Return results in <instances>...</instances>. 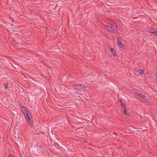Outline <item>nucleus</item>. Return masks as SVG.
Wrapping results in <instances>:
<instances>
[{"instance_id": "nucleus-1", "label": "nucleus", "mask_w": 157, "mask_h": 157, "mask_svg": "<svg viewBox=\"0 0 157 157\" xmlns=\"http://www.w3.org/2000/svg\"><path fill=\"white\" fill-rule=\"evenodd\" d=\"M21 110L24 115L26 121L28 124L31 126L33 125V122L31 120V114L28 109L24 106H21Z\"/></svg>"}, {"instance_id": "nucleus-2", "label": "nucleus", "mask_w": 157, "mask_h": 157, "mask_svg": "<svg viewBox=\"0 0 157 157\" xmlns=\"http://www.w3.org/2000/svg\"><path fill=\"white\" fill-rule=\"evenodd\" d=\"M106 24L105 26L108 32L111 33H115L117 30L116 24L112 22L106 23Z\"/></svg>"}, {"instance_id": "nucleus-3", "label": "nucleus", "mask_w": 157, "mask_h": 157, "mask_svg": "<svg viewBox=\"0 0 157 157\" xmlns=\"http://www.w3.org/2000/svg\"><path fill=\"white\" fill-rule=\"evenodd\" d=\"M117 44L119 47H121L122 48H123L124 45L122 43L121 41L119 40L118 38L117 39Z\"/></svg>"}, {"instance_id": "nucleus-4", "label": "nucleus", "mask_w": 157, "mask_h": 157, "mask_svg": "<svg viewBox=\"0 0 157 157\" xmlns=\"http://www.w3.org/2000/svg\"><path fill=\"white\" fill-rule=\"evenodd\" d=\"M136 94L139 97L142 98L144 100L147 99V97L145 95H144L143 94H142L137 93Z\"/></svg>"}, {"instance_id": "nucleus-5", "label": "nucleus", "mask_w": 157, "mask_h": 157, "mask_svg": "<svg viewBox=\"0 0 157 157\" xmlns=\"http://www.w3.org/2000/svg\"><path fill=\"white\" fill-rule=\"evenodd\" d=\"M119 100L120 105L121 107L124 109L126 108V106L124 103L122 101L121 99H120Z\"/></svg>"}, {"instance_id": "nucleus-6", "label": "nucleus", "mask_w": 157, "mask_h": 157, "mask_svg": "<svg viewBox=\"0 0 157 157\" xmlns=\"http://www.w3.org/2000/svg\"><path fill=\"white\" fill-rule=\"evenodd\" d=\"M146 29L148 32L151 33L154 31L153 29H151V28H150L148 26L146 27Z\"/></svg>"}, {"instance_id": "nucleus-7", "label": "nucleus", "mask_w": 157, "mask_h": 157, "mask_svg": "<svg viewBox=\"0 0 157 157\" xmlns=\"http://www.w3.org/2000/svg\"><path fill=\"white\" fill-rule=\"evenodd\" d=\"M124 114L125 115H128V112H127V110L126 109V108L125 109H124Z\"/></svg>"}, {"instance_id": "nucleus-8", "label": "nucleus", "mask_w": 157, "mask_h": 157, "mask_svg": "<svg viewBox=\"0 0 157 157\" xmlns=\"http://www.w3.org/2000/svg\"><path fill=\"white\" fill-rule=\"evenodd\" d=\"M144 71L143 70H141L138 71V73L142 75L144 74Z\"/></svg>"}, {"instance_id": "nucleus-9", "label": "nucleus", "mask_w": 157, "mask_h": 157, "mask_svg": "<svg viewBox=\"0 0 157 157\" xmlns=\"http://www.w3.org/2000/svg\"><path fill=\"white\" fill-rule=\"evenodd\" d=\"M3 85L4 86L5 88L6 89H7L8 86V83H6V84H3Z\"/></svg>"}, {"instance_id": "nucleus-10", "label": "nucleus", "mask_w": 157, "mask_h": 157, "mask_svg": "<svg viewBox=\"0 0 157 157\" xmlns=\"http://www.w3.org/2000/svg\"><path fill=\"white\" fill-rule=\"evenodd\" d=\"M79 89L83 88L85 87V86L83 84L79 85Z\"/></svg>"}, {"instance_id": "nucleus-11", "label": "nucleus", "mask_w": 157, "mask_h": 157, "mask_svg": "<svg viewBox=\"0 0 157 157\" xmlns=\"http://www.w3.org/2000/svg\"><path fill=\"white\" fill-rule=\"evenodd\" d=\"M154 34L155 36H157V31H153L152 33Z\"/></svg>"}, {"instance_id": "nucleus-12", "label": "nucleus", "mask_w": 157, "mask_h": 157, "mask_svg": "<svg viewBox=\"0 0 157 157\" xmlns=\"http://www.w3.org/2000/svg\"><path fill=\"white\" fill-rule=\"evenodd\" d=\"M110 51L111 52H112V53H113V48H110Z\"/></svg>"}, {"instance_id": "nucleus-13", "label": "nucleus", "mask_w": 157, "mask_h": 157, "mask_svg": "<svg viewBox=\"0 0 157 157\" xmlns=\"http://www.w3.org/2000/svg\"><path fill=\"white\" fill-rule=\"evenodd\" d=\"M78 85H76L74 87V88L75 89H78Z\"/></svg>"}, {"instance_id": "nucleus-14", "label": "nucleus", "mask_w": 157, "mask_h": 157, "mask_svg": "<svg viewBox=\"0 0 157 157\" xmlns=\"http://www.w3.org/2000/svg\"><path fill=\"white\" fill-rule=\"evenodd\" d=\"M154 76L155 77V78H157V74L156 73H155L154 74Z\"/></svg>"}, {"instance_id": "nucleus-15", "label": "nucleus", "mask_w": 157, "mask_h": 157, "mask_svg": "<svg viewBox=\"0 0 157 157\" xmlns=\"http://www.w3.org/2000/svg\"><path fill=\"white\" fill-rule=\"evenodd\" d=\"M117 135H115V136H112V137H113V139H117Z\"/></svg>"}, {"instance_id": "nucleus-16", "label": "nucleus", "mask_w": 157, "mask_h": 157, "mask_svg": "<svg viewBox=\"0 0 157 157\" xmlns=\"http://www.w3.org/2000/svg\"><path fill=\"white\" fill-rule=\"evenodd\" d=\"M12 155L11 154H9L8 157H12Z\"/></svg>"}, {"instance_id": "nucleus-17", "label": "nucleus", "mask_w": 157, "mask_h": 157, "mask_svg": "<svg viewBox=\"0 0 157 157\" xmlns=\"http://www.w3.org/2000/svg\"><path fill=\"white\" fill-rule=\"evenodd\" d=\"M85 95V94H83V95H82L81 97H80L79 96V97H80V98H82V96H83V97L84 98V95Z\"/></svg>"}, {"instance_id": "nucleus-18", "label": "nucleus", "mask_w": 157, "mask_h": 157, "mask_svg": "<svg viewBox=\"0 0 157 157\" xmlns=\"http://www.w3.org/2000/svg\"><path fill=\"white\" fill-rule=\"evenodd\" d=\"M116 54L115 53H114L113 54V56L114 57H116Z\"/></svg>"}, {"instance_id": "nucleus-19", "label": "nucleus", "mask_w": 157, "mask_h": 157, "mask_svg": "<svg viewBox=\"0 0 157 157\" xmlns=\"http://www.w3.org/2000/svg\"><path fill=\"white\" fill-rule=\"evenodd\" d=\"M113 135H117V133L116 132H114V133H113Z\"/></svg>"}, {"instance_id": "nucleus-20", "label": "nucleus", "mask_w": 157, "mask_h": 157, "mask_svg": "<svg viewBox=\"0 0 157 157\" xmlns=\"http://www.w3.org/2000/svg\"><path fill=\"white\" fill-rule=\"evenodd\" d=\"M79 126L80 125V124H82V123L81 122V121H80L79 120Z\"/></svg>"}, {"instance_id": "nucleus-21", "label": "nucleus", "mask_w": 157, "mask_h": 157, "mask_svg": "<svg viewBox=\"0 0 157 157\" xmlns=\"http://www.w3.org/2000/svg\"><path fill=\"white\" fill-rule=\"evenodd\" d=\"M83 0H79V1H82Z\"/></svg>"}]
</instances>
